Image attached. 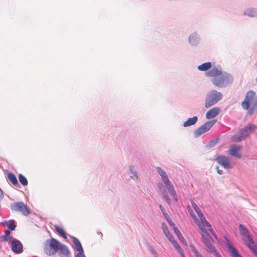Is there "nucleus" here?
<instances>
[{"mask_svg": "<svg viewBox=\"0 0 257 257\" xmlns=\"http://www.w3.org/2000/svg\"><path fill=\"white\" fill-rule=\"evenodd\" d=\"M128 171L129 173L130 174V177L133 180L135 181H140V176L135 169V167L133 165L130 166L128 167Z\"/></svg>", "mask_w": 257, "mask_h": 257, "instance_id": "obj_17", "label": "nucleus"}, {"mask_svg": "<svg viewBox=\"0 0 257 257\" xmlns=\"http://www.w3.org/2000/svg\"><path fill=\"white\" fill-rule=\"evenodd\" d=\"M159 208L161 210V211H162L164 216L165 217V218L167 220V221L168 223H169V224L171 226H174L175 224L172 221V219H171L170 217L169 216V215L167 213V212H166L165 209L164 208V207H163L162 205L160 204L159 205Z\"/></svg>", "mask_w": 257, "mask_h": 257, "instance_id": "obj_20", "label": "nucleus"}, {"mask_svg": "<svg viewBox=\"0 0 257 257\" xmlns=\"http://www.w3.org/2000/svg\"><path fill=\"white\" fill-rule=\"evenodd\" d=\"M179 254H180V256H181V257H185V254H184V252H183V251H182L181 252H180L179 253Z\"/></svg>", "mask_w": 257, "mask_h": 257, "instance_id": "obj_44", "label": "nucleus"}, {"mask_svg": "<svg viewBox=\"0 0 257 257\" xmlns=\"http://www.w3.org/2000/svg\"><path fill=\"white\" fill-rule=\"evenodd\" d=\"M198 121V117L194 116L193 117L189 118L186 121L184 122L183 126L185 127H188L195 124Z\"/></svg>", "mask_w": 257, "mask_h": 257, "instance_id": "obj_21", "label": "nucleus"}, {"mask_svg": "<svg viewBox=\"0 0 257 257\" xmlns=\"http://www.w3.org/2000/svg\"><path fill=\"white\" fill-rule=\"evenodd\" d=\"M227 248L232 257H241L232 244L229 243L227 245Z\"/></svg>", "mask_w": 257, "mask_h": 257, "instance_id": "obj_24", "label": "nucleus"}, {"mask_svg": "<svg viewBox=\"0 0 257 257\" xmlns=\"http://www.w3.org/2000/svg\"><path fill=\"white\" fill-rule=\"evenodd\" d=\"M12 250L16 253H20L23 251V245L18 240H13L11 243Z\"/></svg>", "mask_w": 257, "mask_h": 257, "instance_id": "obj_13", "label": "nucleus"}, {"mask_svg": "<svg viewBox=\"0 0 257 257\" xmlns=\"http://www.w3.org/2000/svg\"><path fill=\"white\" fill-rule=\"evenodd\" d=\"M60 242L54 238L46 240L44 245V251L49 255H53L58 251Z\"/></svg>", "mask_w": 257, "mask_h": 257, "instance_id": "obj_8", "label": "nucleus"}, {"mask_svg": "<svg viewBox=\"0 0 257 257\" xmlns=\"http://www.w3.org/2000/svg\"><path fill=\"white\" fill-rule=\"evenodd\" d=\"M158 173L161 176V179H165L168 177L167 173L161 167H157L156 168Z\"/></svg>", "mask_w": 257, "mask_h": 257, "instance_id": "obj_30", "label": "nucleus"}, {"mask_svg": "<svg viewBox=\"0 0 257 257\" xmlns=\"http://www.w3.org/2000/svg\"><path fill=\"white\" fill-rule=\"evenodd\" d=\"M165 187L167 189L168 192L170 193L172 198L175 201H178V197L176 194V191L174 189L173 184L170 182V183L165 185Z\"/></svg>", "mask_w": 257, "mask_h": 257, "instance_id": "obj_16", "label": "nucleus"}, {"mask_svg": "<svg viewBox=\"0 0 257 257\" xmlns=\"http://www.w3.org/2000/svg\"><path fill=\"white\" fill-rule=\"evenodd\" d=\"M172 228H173V229L175 232V233L176 234V235H177V236L178 237V239L182 242V243H184V242H185L186 241L183 237V236L182 235V234H181V232L180 231V230H179V229L175 226V225H174V226H172Z\"/></svg>", "mask_w": 257, "mask_h": 257, "instance_id": "obj_28", "label": "nucleus"}, {"mask_svg": "<svg viewBox=\"0 0 257 257\" xmlns=\"http://www.w3.org/2000/svg\"><path fill=\"white\" fill-rule=\"evenodd\" d=\"M220 111L219 107H215L209 109L206 113V118L210 119L215 117Z\"/></svg>", "mask_w": 257, "mask_h": 257, "instance_id": "obj_15", "label": "nucleus"}, {"mask_svg": "<svg viewBox=\"0 0 257 257\" xmlns=\"http://www.w3.org/2000/svg\"><path fill=\"white\" fill-rule=\"evenodd\" d=\"M215 120L208 121L195 131L194 135L195 138L200 137L201 135L208 132L215 124Z\"/></svg>", "mask_w": 257, "mask_h": 257, "instance_id": "obj_11", "label": "nucleus"}, {"mask_svg": "<svg viewBox=\"0 0 257 257\" xmlns=\"http://www.w3.org/2000/svg\"><path fill=\"white\" fill-rule=\"evenodd\" d=\"M58 251L59 252L60 254L63 255L64 256H68L70 253L68 247L61 242L58 246Z\"/></svg>", "mask_w": 257, "mask_h": 257, "instance_id": "obj_18", "label": "nucleus"}, {"mask_svg": "<svg viewBox=\"0 0 257 257\" xmlns=\"http://www.w3.org/2000/svg\"><path fill=\"white\" fill-rule=\"evenodd\" d=\"M190 248L192 252L194 253V255L196 257H201L202 256L201 254H200L195 248V247L193 245L190 246Z\"/></svg>", "mask_w": 257, "mask_h": 257, "instance_id": "obj_34", "label": "nucleus"}, {"mask_svg": "<svg viewBox=\"0 0 257 257\" xmlns=\"http://www.w3.org/2000/svg\"><path fill=\"white\" fill-rule=\"evenodd\" d=\"M148 249L154 257H159L158 254L157 253V252L156 251V250L152 246H149Z\"/></svg>", "mask_w": 257, "mask_h": 257, "instance_id": "obj_35", "label": "nucleus"}, {"mask_svg": "<svg viewBox=\"0 0 257 257\" xmlns=\"http://www.w3.org/2000/svg\"><path fill=\"white\" fill-rule=\"evenodd\" d=\"M242 147L238 145H232L230 146L228 150V154L232 156L235 157L238 159L241 158V155L240 153V151L241 150Z\"/></svg>", "mask_w": 257, "mask_h": 257, "instance_id": "obj_12", "label": "nucleus"}, {"mask_svg": "<svg viewBox=\"0 0 257 257\" xmlns=\"http://www.w3.org/2000/svg\"><path fill=\"white\" fill-rule=\"evenodd\" d=\"M243 14L250 17H257V10L252 8L247 9L244 11Z\"/></svg>", "mask_w": 257, "mask_h": 257, "instance_id": "obj_26", "label": "nucleus"}, {"mask_svg": "<svg viewBox=\"0 0 257 257\" xmlns=\"http://www.w3.org/2000/svg\"><path fill=\"white\" fill-rule=\"evenodd\" d=\"M239 231L242 240L253 254L257 257V249L255 248L254 242L248 230L244 225L240 224Z\"/></svg>", "mask_w": 257, "mask_h": 257, "instance_id": "obj_3", "label": "nucleus"}, {"mask_svg": "<svg viewBox=\"0 0 257 257\" xmlns=\"http://www.w3.org/2000/svg\"><path fill=\"white\" fill-rule=\"evenodd\" d=\"M255 99V92L253 90H249L246 93L245 99L241 103L242 108L248 110V113L250 115L257 109V107H253Z\"/></svg>", "mask_w": 257, "mask_h": 257, "instance_id": "obj_5", "label": "nucleus"}, {"mask_svg": "<svg viewBox=\"0 0 257 257\" xmlns=\"http://www.w3.org/2000/svg\"><path fill=\"white\" fill-rule=\"evenodd\" d=\"M2 224L7 226L8 229H10L11 231L14 230L16 227V224L14 220H6Z\"/></svg>", "mask_w": 257, "mask_h": 257, "instance_id": "obj_23", "label": "nucleus"}, {"mask_svg": "<svg viewBox=\"0 0 257 257\" xmlns=\"http://www.w3.org/2000/svg\"><path fill=\"white\" fill-rule=\"evenodd\" d=\"M3 197V192L2 190L0 189V198H2Z\"/></svg>", "mask_w": 257, "mask_h": 257, "instance_id": "obj_45", "label": "nucleus"}, {"mask_svg": "<svg viewBox=\"0 0 257 257\" xmlns=\"http://www.w3.org/2000/svg\"><path fill=\"white\" fill-rule=\"evenodd\" d=\"M191 204L192 208L194 209L197 214L199 218H200L199 222H201L203 226L205 228L207 227V231H209L210 233L215 238H217V236L211 227L210 223L206 219L203 213L198 206V205L193 201H191Z\"/></svg>", "mask_w": 257, "mask_h": 257, "instance_id": "obj_7", "label": "nucleus"}, {"mask_svg": "<svg viewBox=\"0 0 257 257\" xmlns=\"http://www.w3.org/2000/svg\"><path fill=\"white\" fill-rule=\"evenodd\" d=\"M217 142H218L217 139L214 140H212L208 143V145L209 146V147H213L217 143Z\"/></svg>", "mask_w": 257, "mask_h": 257, "instance_id": "obj_38", "label": "nucleus"}, {"mask_svg": "<svg viewBox=\"0 0 257 257\" xmlns=\"http://www.w3.org/2000/svg\"><path fill=\"white\" fill-rule=\"evenodd\" d=\"M215 169L217 170V172L219 175H222L223 173V172L222 170L219 169V168L218 166H216Z\"/></svg>", "mask_w": 257, "mask_h": 257, "instance_id": "obj_40", "label": "nucleus"}, {"mask_svg": "<svg viewBox=\"0 0 257 257\" xmlns=\"http://www.w3.org/2000/svg\"><path fill=\"white\" fill-rule=\"evenodd\" d=\"M167 238L169 237V235H171L172 234H170V232L166 233L165 234Z\"/></svg>", "mask_w": 257, "mask_h": 257, "instance_id": "obj_46", "label": "nucleus"}, {"mask_svg": "<svg viewBox=\"0 0 257 257\" xmlns=\"http://www.w3.org/2000/svg\"><path fill=\"white\" fill-rule=\"evenodd\" d=\"M167 238L169 240V241L171 242L172 244L174 243V241H176L175 240L174 237L172 236V235H169V237H168Z\"/></svg>", "mask_w": 257, "mask_h": 257, "instance_id": "obj_39", "label": "nucleus"}, {"mask_svg": "<svg viewBox=\"0 0 257 257\" xmlns=\"http://www.w3.org/2000/svg\"><path fill=\"white\" fill-rule=\"evenodd\" d=\"M55 230L57 231V232L64 238H67V236L65 234V232H64V230L60 227H59L58 225H54Z\"/></svg>", "mask_w": 257, "mask_h": 257, "instance_id": "obj_31", "label": "nucleus"}, {"mask_svg": "<svg viewBox=\"0 0 257 257\" xmlns=\"http://www.w3.org/2000/svg\"><path fill=\"white\" fill-rule=\"evenodd\" d=\"M223 97V94L220 92H218L215 90H212L209 91L206 95L204 105L206 108L216 104Z\"/></svg>", "mask_w": 257, "mask_h": 257, "instance_id": "obj_6", "label": "nucleus"}, {"mask_svg": "<svg viewBox=\"0 0 257 257\" xmlns=\"http://www.w3.org/2000/svg\"><path fill=\"white\" fill-rule=\"evenodd\" d=\"M8 177L10 181L15 186L19 185L17 179L15 175L12 173H9L8 174Z\"/></svg>", "mask_w": 257, "mask_h": 257, "instance_id": "obj_29", "label": "nucleus"}, {"mask_svg": "<svg viewBox=\"0 0 257 257\" xmlns=\"http://www.w3.org/2000/svg\"><path fill=\"white\" fill-rule=\"evenodd\" d=\"M187 210L190 215L194 220V222L198 225L201 231L200 233L201 235V239L202 242L204 245H206L207 246H210V247L211 248L210 242L211 241V237L209 233L207 232V228L204 227L201 222H199V219L195 215L193 211L192 210L191 207L189 205L187 206Z\"/></svg>", "mask_w": 257, "mask_h": 257, "instance_id": "obj_2", "label": "nucleus"}, {"mask_svg": "<svg viewBox=\"0 0 257 257\" xmlns=\"http://www.w3.org/2000/svg\"><path fill=\"white\" fill-rule=\"evenodd\" d=\"M206 75L213 77L211 82L214 86L219 88H225L233 81V77L230 74L222 71L221 68L216 67H213L208 71Z\"/></svg>", "mask_w": 257, "mask_h": 257, "instance_id": "obj_1", "label": "nucleus"}, {"mask_svg": "<svg viewBox=\"0 0 257 257\" xmlns=\"http://www.w3.org/2000/svg\"><path fill=\"white\" fill-rule=\"evenodd\" d=\"M210 245L211 246V248L210 247V246H207V245H205V246L206 247V250L214 254V255L216 257H222L221 255H220V254L219 252L216 251V248L213 245V239H212V237H211V241H210Z\"/></svg>", "mask_w": 257, "mask_h": 257, "instance_id": "obj_19", "label": "nucleus"}, {"mask_svg": "<svg viewBox=\"0 0 257 257\" xmlns=\"http://www.w3.org/2000/svg\"><path fill=\"white\" fill-rule=\"evenodd\" d=\"M162 228L164 234L169 232L167 226L165 223H162Z\"/></svg>", "mask_w": 257, "mask_h": 257, "instance_id": "obj_37", "label": "nucleus"}, {"mask_svg": "<svg viewBox=\"0 0 257 257\" xmlns=\"http://www.w3.org/2000/svg\"><path fill=\"white\" fill-rule=\"evenodd\" d=\"M253 107H257V95H255V102L253 103Z\"/></svg>", "mask_w": 257, "mask_h": 257, "instance_id": "obj_43", "label": "nucleus"}, {"mask_svg": "<svg viewBox=\"0 0 257 257\" xmlns=\"http://www.w3.org/2000/svg\"><path fill=\"white\" fill-rule=\"evenodd\" d=\"M256 129V125L253 123H249L241 129L236 134L232 136L231 138V141L235 143L240 142L245 140Z\"/></svg>", "mask_w": 257, "mask_h": 257, "instance_id": "obj_4", "label": "nucleus"}, {"mask_svg": "<svg viewBox=\"0 0 257 257\" xmlns=\"http://www.w3.org/2000/svg\"><path fill=\"white\" fill-rule=\"evenodd\" d=\"M10 232L11 230L10 229L6 230L5 231V234L0 236V241H10L13 238L12 236H9V235L10 234Z\"/></svg>", "mask_w": 257, "mask_h": 257, "instance_id": "obj_22", "label": "nucleus"}, {"mask_svg": "<svg viewBox=\"0 0 257 257\" xmlns=\"http://www.w3.org/2000/svg\"><path fill=\"white\" fill-rule=\"evenodd\" d=\"M75 257H86V256L84 253V252H83V253L77 252L75 254Z\"/></svg>", "mask_w": 257, "mask_h": 257, "instance_id": "obj_41", "label": "nucleus"}, {"mask_svg": "<svg viewBox=\"0 0 257 257\" xmlns=\"http://www.w3.org/2000/svg\"><path fill=\"white\" fill-rule=\"evenodd\" d=\"M19 179L20 182V183L23 185V186H26L28 185V181L26 177L23 176L22 174H20L19 175Z\"/></svg>", "mask_w": 257, "mask_h": 257, "instance_id": "obj_32", "label": "nucleus"}, {"mask_svg": "<svg viewBox=\"0 0 257 257\" xmlns=\"http://www.w3.org/2000/svg\"><path fill=\"white\" fill-rule=\"evenodd\" d=\"M200 40V37L196 32L192 33L188 38L189 44L193 46H197L199 43Z\"/></svg>", "mask_w": 257, "mask_h": 257, "instance_id": "obj_14", "label": "nucleus"}, {"mask_svg": "<svg viewBox=\"0 0 257 257\" xmlns=\"http://www.w3.org/2000/svg\"><path fill=\"white\" fill-rule=\"evenodd\" d=\"M215 160L224 169H231L233 168L235 165V163L232 161L229 157L224 155L218 156Z\"/></svg>", "mask_w": 257, "mask_h": 257, "instance_id": "obj_9", "label": "nucleus"}, {"mask_svg": "<svg viewBox=\"0 0 257 257\" xmlns=\"http://www.w3.org/2000/svg\"><path fill=\"white\" fill-rule=\"evenodd\" d=\"M174 248L178 251L179 253L183 251L181 246L179 245V244L176 241H174V243L172 244Z\"/></svg>", "mask_w": 257, "mask_h": 257, "instance_id": "obj_36", "label": "nucleus"}, {"mask_svg": "<svg viewBox=\"0 0 257 257\" xmlns=\"http://www.w3.org/2000/svg\"><path fill=\"white\" fill-rule=\"evenodd\" d=\"M212 64L210 62L204 63L199 66H198L197 68L199 70L201 71H207L208 69L211 68Z\"/></svg>", "mask_w": 257, "mask_h": 257, "instance_id": "obj_27", "label": "nucleus"}, {"mask_svg": "<svg viewBox=\"0 0 257 257\" xmlns=\"http://www.w3.org/2000/svg\"><path fill=\"white\" fill-rule=\"evenodd\" d=\"M163 182L164 183V185H166L169 183H170L171 181L169 180V178H166L165 179H163L162 180Z\"/></svg>", "mask_w": 257, "mask_h": 257, "instance_id": "obj_42", "label": "nucleus"}, {"mask_svg": "<svg viewBox=\"0 0 257 257\" xmlns=\"http://www.w3.org/2000/svg\"><path fill=\"white\" fill-rule=\"evenodd\" d=\"M163 198L166 201V202L170 205L171 204V199L166 192H164L162 193Z\"/></svg>", "mask_w": 257, "mask_h": 257, "instance_id": "obj_33", "label": "nucleus"}, {"mask_svg": "<svg viewBox=\"0 0 257 257\" xmlns=\"http://www.w3.org/2000/svg\"><path fill=\"white\" fill-rule=\"evenodd\" d=\"M71 240L75 245L78 252L83 253V249L79 240L74 236L71 237Z\"/></svg>", "mask_w": 257, "mask_h": 257, "instance_id": "obj_25", "label": "nucleus"}, {"mask_svg": "<svg viewBox=\"0 0 257 257\" xmlns=\"http://www.w3.org/2000/svg\"><path fill=\"white\" fill-rule=\"evenodd\" d=\"M10 208L12 211L20 212L25 216H28L31 212L27 205L23 202L12 203Z\"/></svg>", "mask_w": 257, "mask_h": 257, "instance_id": "obj_10", "label": "nucleus"}]
</instances>
